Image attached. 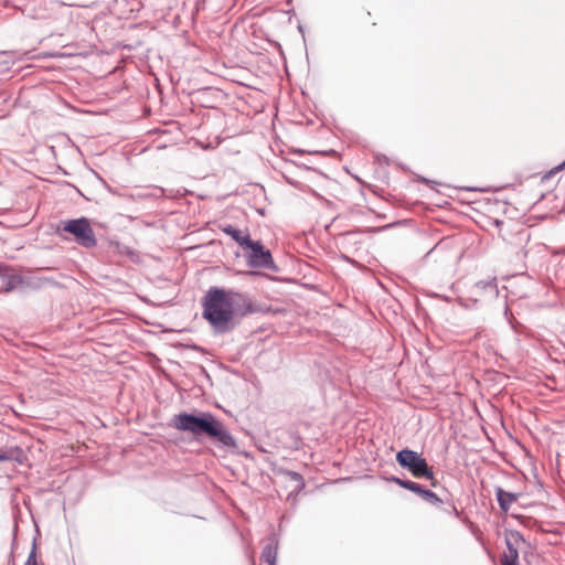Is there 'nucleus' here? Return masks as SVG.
I'll return each instance as SVG.
<instances>
[{
    "label": "nucleus",
    "mask_w": 565,
    "mask_h": 565,
    "mask_svg": "<svg viewBox=\"0 0 565 565\" xmlns=\"http://www.w3.org/2000/svg\"><path fill=\"white\" fill-rule=\"evenodd\" d=\"M222 231L230 235L239 246L245 248L247 244L250 243L249 234H243L242 231L237 230L232 225H226L222 228Z\"/></svg>",
    "instance_id": "nucleus-10"
},
{
    "label": "nucleus",
    "mask_w": 565,
    "mask_h": 565,
    "mask_svg": "<svg viewBox=\"0 0 565 565\" xmlns=\"http://www.w3.org/2000/svg\"><path fill=\"white\" fill-rule=\"evenodd\" d=\"M425 501L431 503V504H439L441 503L443 501L440 500V498L433 491L428 490V489H424L423 492H422V495H420Z\"/></svg>",
    "instance_id": "nucleus-15"
},
{
    "label": "nucleus",
    "mask_w": 565,
    "mask_h": 565,
    "mask_svg": "<svg viewBox=\"0 0 565 565\" xmlns=\"http://www.w3.org/2000/svg\"><path fill=\"white\" fill-rule=\"evenodd\" d=\"M202 305L203 318L220 333L234 328L236 312L245 316L255 311L253 302L243 294L218 287H211L206 291Z\"/></svg>",
    "instance_id": "nucleus-1"
},
{
    "label": "nucleus",
    "mask_w": 565,
    "mask_h": 565,
    "mask_svg": "<svg viewBox=\"0 0 565 565\" xmlns=\"http://www.w3.org/2000/svg\"><path fill=\"white\" fill-rule=\"evenodd\" d=\"M476 287L478 289H481V290H484V291H489V294H491V295H497L498 294V287H497L495 279L488 280V281H479V282H477L473 286V289H472L473 294L476 292Z\"/></svg>",
    "instance_id": "nucleus-14"
},
{
    "label": "nucleus",
    "mask_w": 565,
    "mask_h": 565,
    "mask_svg": "<svg viewBox=\"0 0 565 565\" xmlns=\"http://www.w3.org/2000/svg\"><path fill=\"white\" fill-rule=\"evenodd\" d=\"M289 475L295 481L302 484V477L298 472H289Z\"/></svg>",
    "instance_id": "nucleus-17"
},
{
    "label": "nucleus",
    "mask_w": 565,
    "mask_h": 565,
    "mask_svg": "<svg viewBox=\"0 0 565 565\" xmlns=\"http://www.w3.org/2000/svg\"><path fill=\"white\" fill-rule=\"evenodd\" d=\"M391 481H393L394 483L398 484L399 487H402L404 489H407V490H409L412 492L417 493L418 495H422V492L425 489L419 483H416V482L411 481V480H404V479H401L398 477H392Z\"/></svg>",
    "instance_id": "nucleus-13"
},
{
    "label": "nucleus",
    "mask_w": 565,
    "mask_h": 565,
    "mask_svg": "<svg viewBox=\"0 0 565 565\" xmlns=\"http://www.w3.org/2000/svg\"><path fill=\"white\" fill-rule=\"evenodd\" d=\"M495 497H497V501H498L500 509L503 512H508L511 508V504L514 503L519 499L520 494L513 493V492H508V491L503 490L502 488L497 487L495 488Z\"/></svg>",
    "instance_id": "nucleus-9"
},
{
    "label": "nucleus",
    "mask_w": 565,
    "mask_h": 565,
    "mask_svg": "<svg viewBox=\"0 0 565 565\" xmlns=\"http://www.w3.org/2000/svg\"><path fill=\"white\" fill-rule=\"evenodd\" d=\"M206 436L218 441V444L224 448H236L235 438L226 429L224 424L216 418H214Z\"/></svg>",
    "instance_id": "nucleus-7"
},
{
    "label": "nucleus",
    "mask_w": 565,
    "mask_h": 565,
    "mask_svg": "<svg viewBox=\"0 0 565 565\" xmlns=\"http://www.w3.org/2000/svg\"><path fill=\"white\" fill-rule=\"evenodd\" d=\"M23 451L20 447H10L6 450H0V462L2 461H22Z\"/></svg>",
    "instance_id": "nucleus-11"
},
{
    "label": "nucleus",
    "mask_w": 565,
    "mask_h": 565,
    "mask_svg": "<svg viewBox=\"0 0 565 565\" xmlns=\"http://www.w3.org/2000/svg\"><path fill=\"white\" fill-rule=\"evenodd\" d=\"M396 461L401 467L411 471L414 477L426 478L433 481V487L436 486L433 469L418 452L411 449H402L396 455Z\"/></svg>",
    "instance_id": "nucleus-2"
},
{
    "label": "nucleus",
    "mask_w": 565,
    "mask_h": 565,
    "mask_svg": "<svg viewBox=\"0 0 565 565\" xmlns=\"http://www.w3.org/2000/svg\"><path fill=\"white\" fill-rule=\"evenodd\" d=\"M24 565H38L36 563V546L33 544V547L26 558V562Z\"/></svg>",
    "instance_id": "nucleus-16"
},
{
    "label": "nucleus",
    "mask_w": 565,
    "mask_h": 565,
    "mask_svg": "<svg viewBox=\"0 0 565 565\" xmlns=\"http://www.w3.org/2000/svg\"><path fill=\"white\" fill-rule=\"evenodd\" d=\"M1 287L6 292L15 289L21 282L22 278L18 275L0 274Z\"/></svg>",
    "instance_id": "nucleus-12"
},
{
    "label": "nucleus",
    "mask_w": 565,
    "mask_h": 565,
    "mask_svg": "<svg viewBox=\"0 0 565 565\" xmlns=\"http://www.w3.org/2000/svg\"><path fill=\"white\" fill-rule=\"evenodd\" d=\"M563 166H565V161L563 162Z\"/></svg>",
    "instance_id": "nucleus-18"
},
{
    "label": "nucleus",
    "mask_w": 565,
    "mask_h": 565,
    "mask_svg": "<svg viewBox=\"0 0 565 565\" xmlns=\"http://www.w3.org/2000/svg\"><path fill=\"white\" fill-rule=\"evenodd\" d=\"M245 248L249 249V252L245 254L249 267L265 269L276 268L270 250L265 248L259 241H250Z\"/></svg>",
    "instance_id": "nucleus-5"
},
{
    "label": "nucleus",
    "mask_w": 565,
    "mask_h": 565,
    "mask_svg": "<svg viewBox=\"0 0 565 565\" xmlns=\"http://www.w3.org/2000/svg\"><path fill=\"white\" fill-rule=\"evenodd\" d=\"M62 230L73 235L74 242L84 248H94L97 245L95 232L87 217L64 221Z\"/></svg>",
    "instance_id": "nucleus-3"
},
{
    "label": "nucleus",
    "mask_w": 565,
    "mask_h": 565,
    "mask_svg": "<svg viewBox=\"0 0 565 565\" xmlns=\"http://www.w3.org/2000/svg\"><path fill=\"white\" fill-rule=\"evenodd\" d=\"M278 542L275 536L268 537L260 555V561L268 565H276Z\"/></svg>",
    "instance_id": "nucleus-8"
},
{
    "label": "nucleus",
    "mask_w": 565,
    "mask_h": 565,
    "mask_svg": "<svg viewBox=\"0 0 565 565\" xmlns=\"http://www.w3.org/2000/svg\"><path fill=\"white\" fill-rule=\"evenodd\" d=\"M214 418L211 413H202L201 416L181 413L174 416L173 423L178 430L190 431L194 436H200L207 435Z\"/></svg>",
    "instance_id": "nucleus-4"
},
{
    "label": "nucleus",
    "mask_w": 565,
    "mask_h": 565,
    "mask_svg": "<svg viewBox=\"0 0 565 565\" xmlns=\"http://www.w3.org/2000/svg\"><path fill=\"white\" fill-rule=\"evenodd\" d=\"M521 542H523V536L519 532H511L505 537L507 551L500 558L501 565H519L518 547Z\"/></svg>",
    "instance_id": "nucleus-6"
}]
</instances>
